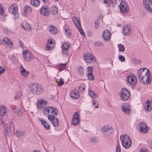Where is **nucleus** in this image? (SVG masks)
<instances>
[{
    "instance_id": "338daca9",
    "label": "nucleus",
    "mask_w": 152,
    "mask_h": 152,
    "mask_svg": "<svg viewBox=\"0 0 152 152\" xmlns=\"http://www.w3.org/2000/svg\"><path fill=\"white\" fill-rule=\"evenodd\" d=\"M88 35L90 36H91L93 35V33L91 31H88Z\"/></svg>"
},
{
    "instance_id": "052dcab7",
    "label": "nucleus",
    "mask_w": 152,
    "mask_h": 152,
    "mask_svg": "<svg viewBox=\"0 0 152 152\" xmlns=\"http://www.w3.org/2000/svg\"><path fill=\"white\" fill-rule=\"evenodd\" d=\"M38 105L39 106V105H43V100L40 99L39 101L37 102Z\"/></svg>"
},
{
    "instance_id": "69168bd1",
    "label": "nucleus",
    "mask_w": 152,
    "mask_h": 152,
    "mask_svg": "<svg viewBox=\"0 0 152 152\" xmlns=\"http://www.w3.org/2000/svg\"><path fill=\"white\" fill-rule=\"evenodd\" d=\"M141 152H149L148 151H147V149L146 148H143L141 149Z\"/></svg>"
},
{
    "instance_id": "9b49d317",
    "label": "nucleus",
    "mask_w": 152,
    "mask_h": 152,
    "mask_svg": "<svg viewBox=\"0 0 152 152\" xmlns=\"http://www.w3.org/2000/svg\"><path fill=\"white\" fill-rule=\"evenodd\" d=\"M102 131L104 133L109 132L107 134H105L106 136H109L113 133V129L112 127L108 125H105L102 128Z\"/></svg>"
},
{
    "instance_id": "a19ab883",
    "label": "nucleus",
    "mask_w": 152,
    "mask_h": 152,
    "mask_svg": "<svg viewBox=\"0 0 152 152\" xmlns=\"http://www.w3.org/2000/svg\"><path fill=\"white\" fill-rule=\"evenodd\" d=\"M66 63L64 64H60L59 65V67L58 68V69L60 71H61L64 69L66 68Z\"/></svg>"
},
{
    "instance_id": "4d7b16f0",
    "label": "nucleus",
    "mask_w": 152,
    "mask_h": 152,
    "mask_svg": "<svg viewBox=\"0 0 152 152\" xmlns=\"http://www.w3.org/2000/svg\"><path fill=\"white\" fill-rule=\"evenodd\" d=\"M53 40L52 39H51L50 40H48V43L47 44H50V45H52V47L54 46L55 45L54 43L53 42Z\"/></svg>"
},
{
    "instance_id": "6e6d98bb",
    "label": "nucleus",
    "mask_w": 152,
    "mask_h": 152,
    "mask_svg": "<svg viewBox=\"0 0 152 152\" xmlns=\"http://www.w3.org/2000/svg\"><path fill=\"white\" fill-rule=\"evenodd\" d=\"M104 45L102 42H98L95 43V45L97 46H103Z\"/></svg>"
},
{
    "instance_id": "0e129e2a",
    "label": "nucleus",
    "mask_w": 152,
    "mask_h": 152,
    "mask_svg": "<svg viewBox=\"0 0 152 152\" xmlns=\"http://www.w3.org/2000/svg\"><path fill=\"white\" fill-rule=\"evenodd\" d=\"M95 27L96 28H97V27L99 26V22L98 20L95 21Z\"/></svg>"
},
{
    "instance_id": "37998d69",
    "label": "nucleus",
    "mask_w": 152,
    "mask_h": 152,
    "mask_svg": "<svg viewBox=\"0 0 152 152\" xmlns=\"http://www.w3.org/2000/svg\"><path fill=\"white\" fill-rule=\"evenodd\" d=\"M11 126H10L9 124H5L4 126H3V128L4 130L6 131L7 132L8 131L9 129L10 128Z\"/></svg>"
},
{
    "instance_id": "a18cd8bd",
    "label": "nucleus",
    "mask_w": 152,
    "mask_h": 152,
    "mask_svg": "<svg viewBox=\"0 0 152 152\" xmlns=\"http://www.w3.org/2000/svg\"><path fill=\"white\" fill-rule=\"evenodd\" d=\"M54 46L52 47V45H50V44H47L46 46V50L47 51L50 50H52Z\"/></svg>"
},
{
    "instance_id": "ddd939ff",
    "label": "nucleus",
    "mask_w": 152,
    "mask_h": 152,
    "mask_svg": "<svg viewBox=\"0 0 152 152\" xmlns=\"http://www.w3.org/2000/svg\"><path fill=\"white\" fill-rule=\"evenodd\" d=\"M122 111L126 114H129L131 113L130 107L128 103H124L122 106Z\"/></svg>"
},
{
    "instance_id": "423d86ee",
    "label": "nucleus",
    "mask_w": 152,
    "mask_h": 152,
    "mask_svg": "<svg viewBox=\"0 0 152 152\" xmlns=\"http://www.w3.org/2000/svg\"><path fill=\"white\" fill-rule=\"evenodd\" d=\"M83 57L86 62L88 64L93 63L95 61V57L92 54L90 53L84 54Z\"/></svg>"
},
{
    "instance_id": "39448f33",
    "label": "nucleus",
    "mask_w": 152,
    "mask_h": 152,
    "mask_svg": "<svg viewBox=\"0 0 152 152\" xmlns=\"http://www.w3.org/2000/svg\"><path fill=\"white\" fill-rule=\"evenodd\" d=\"M121 99L123 101L128 100L130 96V94L128 90L124 88L121 89L119 94Z\"/></svg>"
},
{
    "instance_id": "13d9d810",
    "label": "nucleus",
    "mask_w": 152,
    "mask_h": 152,
    "mask_svg": "<svg viewBox=\"0 0 152 152\" xmlns=\"http://www.w3.org/2000/svg\"><path fill=\"white\" fill-rule=\"evenodd\" d=\"M121 151L120 146L119 144L117 145L116 148V152H120Z\"/></svg>"
},
{
    "instance_id": "72a5a7b5",
    "label": "nucleus",
    "mask_w": 152,
    "mask_h": 152,
    "mask_svg": "<svg viewBox=\"0 0 152 152\" xmlns=\"http://www.w3.org/2000/svg\"><path fill=\"white\" fill-rule=\"evenodd\" d=\"M88 94L92 98L98 97L97 95L95 94L94 91L91 90H89Z\"/></svg>"
},
{
    "instance_id": "a878e982",
    "label": "nucleus",
    "mask_w": 152,
    "mask_h": 152,
    "mask_svg": "<svg viewBox=\"0 0 152 152\" xmlns=\"http://www.w3.org/2000/svg\"><path fill=\"white\" fill-rule=\"evenodd\" d=\"M72 19L77 27L79 28L81 26L80 20H79L75 17H73L72 18Z\"/></svg>"
},
{
    "instance_id": "09e8293b",
    "label": "nucleus",
    "mask_w": 152,
    "mask_h": 152,
    "mask_svg": "<svg viewBox=\"0 0 152 152\" xmlns=\"http://www.w3.org/2000/svg\"><path fill=\"white\" fill-rule=\"evenodd\" d=\"M64 83V81L62 80V78H61L60 79V81L58 84L57 86H60L62 85Z\"/></svg>"
},
{
    "instance_id": "f8f14e48",
    "label": "nucleus",
    "mask_w": 152,
    "mask_h": 152,
    "mask_svg": "<svg viewBox=\"0 0 152 152\" xmlns=\"http://www.w3.org/2000/svg\"><path fill=\"white\" fill-rule=\"evenodd\" d=\"M126 80L132 86H134L137 83V77L133 75L127 77Z\"/></svg>"
},
{
    "instance_id": "8fccbe9b",
    "label": "nucleus",
    "mask_w": 152,
    "mask_h": 152,
    "mask_svg": "<svg viewBox=\"0 0 152 152\" xmlns=\"http://www.w3.org/2000/svg\"><path fill=\"white\" fill-rule=\"evenodd\" d=\"M147 144L149 148L152 149V140L148 141L147 142Z\"/></svg>"
},
{
    "instance_id": "bb28decb",
    "label": "nucleus",
    "mask_w": 152,
    "mask_h": 152,
    "mask_svg": "<svg viewBox=\"0 0 152 152\" xmlns=\"http://www.w3.org/2000/svg\"><path fill=\"white\" fill-rule=\"evenodd\" d=\"M11 108L15 113L17 115L20 116L23 115V112L21 110L18 108L17 107L14 108L12 107Z\"/></svg>"
},
{
    "instance_id": "e2e57ef3",
    "label": "nucleus",
    "mask_w": 152,
    "mask_h": 152,
    "mask_svg": "<svg viewBox=\"0 0 152 152\" xmlns=\"http://www.w3.org/2000/svg\"><path fill=\"white\" fill-rule=\"evenodd\" d=\"M150 107V105L149 104H148L147 105L146 107H145V110L146 111H151V109H149V108Z\"/></svg>"
},
{
    "instance_id": "1a4fd4ad",
    "label": "nucleus",
    "mask_w": 152,
    "mask_h": 152,
    "mask_svg": "<svg viewBox=\"0 0 152 152\" xmlns=\"http://www.w3.org/2000/svg\"><path fill=\"white\" fill-rule=\"evenodd\" d=\"M121 12L124 14L128 12L129 7L126 3L124 1H122L119 5Z\"/></svg>"
},
{
    "instance_id": "603ef678",
    "label": "nucleus",
    "mask_w": 152,
    "mask_h": 152,
    "mask_svg": "<svg viewBox=\"0 0 152 152\" xmlns=\"http://www.w3.org/2000/svg\"><path fill=\"white\" fill-rule=\"evenodd\" d=\"M5 71V69L3 66H0V75L3 74Z\"/></svg>"
},
{
    "instance_id": "412c9836",
    "label": "nucleus",
    "mask_w": 152,
    "mask_h": 152,
    "mask_svg": "<svg viewBox=\"0 0 152 152\" xmlns=\"http://www.w3.org/2000/svg\"><path fill=\"white\" fill-rule=\"evenodd\" d=\"M32 9L31 8L28 6L26 5L24 7V11L22 13L24 16H26V14L30 13L31 12Z\"/></svg>"
},
{
    "instance_id": "f3484780",
    "label": "nucleus",
    "mask_w": 152,
    "mask_h": 152,
    "mask_svg": "<svg viewBox=\"0 0 152 152\" xmlns=\"http://www.w3.org/2000/svg\"><path fill=\"white\" fill-rule=\"evenodd\" d=\"M111 36V33L108 30H106L103 32L102 37L104 40H108L110 38Z\"/></svg>"
},
{
    "instance_id": "9d476101",
    "label": "nucleus",
    "mask_w": 152,
    "mask_h": 152,
    "mask_svg": "<svg viewBox=\"0 0 152 152\" xmlns=\"http://www.w3.org/2000/svg\"><path fill=\"white\" fill-rule=\"evenodd\" d=\"M80 118L78 113L76 112L74 113L73 118L71 121V124L75 126H77L80 122Z\"/></svg>"
},
{
    "instance_id": "e433bc0d",
    "label": "nucleus",
    "mask_w": 152,
    "mask_h": 152,
    "mask_svg": "<svg viewBox=\"0 0 152 152\" xmlns=\"http://www.w3.org/2000/svg\"><path fill=\"white\" fill-rule=\"evenodd\" d=\"M89 140L92 142L97 143L98 142V139L95 137H91L89 139Z\"/></svg>"
},
{
    "instance_id": "ea45409f",
    "label": "nucleus",
    "mask_w": 152,
    "mask_h": 152,
    "mask_svg": "<svg viewBox=\"0 0 152 152\" xmlns=\"http://www.w3.org/2000/svg\"><path fill=\"white\" fill-rule=\"evenodd\" d=\"M11 59L14 64H17L18 63V60L16 56H12Z\"/></svg>"
},
{
    "instance_id": "bf43d9fd",
    "label": "nucleus",
    "mask_w": 152,
    "mask_h": 152,
    "mask_svg": "<svg viewBox=\"0 0 152 152\" xmlns=\"http://www.w3.org/2000/svg\"><path fill=\"white\" fill-rule=\"evenodd\" d=\"M4 11L1 7V5L0 4V15H2L4 14Z\"/></svg>"
},
{
    "instance_id": "aec40b11",
    "label": "nucleus",
    "mask_w": 152,
    "mask_h": 152,
    "mask_svg": "<svg viewBox=\"0 0 152 152\" xmlns=\"http://www.w3.org/2000/svg\"><path fill=\"white\" fill-rule=\"evenodd\" d=\"M92 69L93 67L92 66H88L86 69L87 72L88 73L87 76L88 77L91 76V77L90 78L91 80H94V76L92 74Z\"/></svg>"
},
{
    "instance_id": "b1692460",
    "label": "nucleus",
    "mask_w": 152,
    "mask_h": 152,
    "mask_svg": "<svg viewBox=\"0 0 152 152\" xmlns=\"http://www.w3.org/2000/svg\"><path fill=\"white\" fill-rule=\"evenodd\" d=\"M123 33L126 35H129L131 32V30L130 28L127 26H124L123 28Z\"/></svg>"
},
{
    "instance_id": "5fc2aeb1",
    "label": "nucleus",
    "mask_w": 152,
    "mask_h": 152,
    "mask_svg": "<svg viewBox=\"0 0 152 152\" xmlns=\"http://www.w3.org/2000/svg\"><path fill=\"white\" fill-rule=\"evenodd\" d=\"M119 59L120 61L122 62L124 61L125 60V58L124 56L122 55H119Z\"/></svg>"
},
{
    "instance_id": "0eeeda50",
    "label": "nucleus",
    "mask_w": 152,
    "mask_h": 152,
    "mask_svg": "<svg viewBox=\"0 0 152 152\" xmlns=\"http://www.w3.org/2000/svg\"><path fill=\"white\" fill-rule=\"evenodd\" d=\"M18 9L17 7L15 4L11 5L9 8V12L14 16L15 19L18 18L19 17Z\"/></svg>"
},
{
    "instance_id": "c03bdc74",
    "label": "nucleus",
    "mask_w": 152,
    "mask_h": 152,
    "mask_svg": "<svg viewBox=\"0 0 152 152\" xmlns=\"http://www.w3.org/2000/svg\"><path fill=\"white\" fill-rule=\"evenodd\" d=\"M71 31L69 28L66 29L65 30V35L68 36V37L70 35Z\"/></svg>"
},
{
    "instance_id": "f03ea898",
    "label": "nucleus",
    "mask_w": 152,
    "mask_h": 152,
    "mask_svg": "<svg viewBox=\"0 0 152 152\" xmlns=\"http://www.w3.org/2000/svg\"><path fill=\"white\" fill-rule=\"evenodd\" d=\"M43 113L48 118L57 116L58 110L56 108L53 107H47L45 108Z\"/></svg>"
},
{
    "instance_id": "864d4df0",
    "label": "nucleus",
    "mask_w": 152,
    "mask_h": 152,
    "mask_svg": "<svg viewBox=\"0 0 152 152\" xmlns=\"http://www.w3.org/2000/svg\"><path fill=\"white\" fill-rule=\"evenodd\" d=\"M79 30V31L80 33V34L82 35H84V33L82 29L81 28V26H80V27L79 28H77Z\"/></svg>"
},
{
    "instance_id": "3c124183",
    "label": "nucleus",
    "mask_w": 152,
    "mask_h": 152,
    "mask_svg": "<svg viewBox=\"0 0 152 152\" xmlns=\"http://www.w3.org/2000/svg\"><path fill=\"white\" fill-rule=\"evenodd\" d=\"M61 53L64 55V56H68L69 52L68 50H62Z\"/></svg>"
},
{
    "instance_id": "f257e3e1",
    "label": "nucleus",
    "mask_w": 152,
    "mask_h": 152,
    "mask_svg": "<svg viewBox=\"0 0 152 152\" xmlns=\"http://www.w3.org/2000/svg\"><path fill=\"white\" fill-rule=\"evenodd\" d=\"M28 90L30 93L35 95L40 94L43 92L42 86L36 83L30 84Z\"/></svg>"
},
{
    "instance_id": "a211bd4d",
    "label": "nucleus",
    "mask_w": 152,
    "mask_h": 152,
    "mask_svg": "<svg viewBox=\"0 0 152 152\" xmlns=\"http://www.w3.org/2000/svg\"><path fill=\"white\" fill-rule=\"evenodd\" d=\"M104 3L111 7H114L116 4V0H103Z\"/></svg>"
},
{
    "instance_id": "49530a36",
    "label": "nucleus",
    "mask_w": 152,
    "mask_h": 152,
    "mask_svg": "<svg viewBox=\"0 0 152 152\" xmlns=\"http://www.w3.org/2000/svg\"><path fill=\"white\" fill-rule=\"evenodd\" d=\"M21 74L23 76H26L28 74V72L25 69L23 68V69L21 70Z\"/></svg>"
},
{
    "instance_id": "2eb2a0df",
    "label": "nucleus",
    "mask_w": 152,
    "mask_h": 152,
    "mask_svg": "<svg viewBox=\"0 0 152 152\" xmlns=\"http://www.w3.org/2000/svg\"><path fill=\"white\" fill-rule=\"evenodd\" d=\"M41 14L45 16H48L49 15V11L48 7L47 6L42 7L40 10Z\"/></svg>"
},
{
    "instance_id": "79ce46f5",
    "label": "nucleus",
    "mask_w": 152,
    "mask_h": 152,
    "mask_svg": "<svg viewBox=\"0 0 152 152\" xmlns=\"http://www.w3.org/2000/svg\"><path fill=\"white\" fill-rule=\"evenodd\" d=\"M85 85L83 83L81 84L77 88H79L80 91H82L83 92L85 90Z\"/></svg>"
},
{
    "instance_id": "393cba45",
    "label": "nucleus",
    "mask_w": 152,
    "mask_h": 152,
    "mask_svg": "<svg viewBox=\"0 0 152 152\" xmlns=\"http://www.w3.org/2000/svg\"><path fill=\"white\" fill-rule=\"evenodd\" d=\"M39 121L41 122L42 124L43 125L47 130H48L50 129V125L49 123H48L45 120H43V119L41 118H39Z\"/></svg>"
},
{
    "instance_id": "20e7f679",
    "label": "nucleus",
    "mask_w": 152,
    "mask_h": 152,
    "mask_svg": "<svg viewBox=\"0 0 152 152\" xmlns=\"http://www.w3.org/2000/svg\"><path fill=\"white\" fill-rule=\"evenodd\" d=\"M149 71V70L146 68H141L138 70L137 72V76L141 83H145L143 79Z\"/></svg>"
},
{
    "instance_id": "774afa93",
    "label": "nucleus",
    "mask_w": 152,
    "mask_h": 152,
    "mask_svg": "<svg viewBox=\"0 0 152 152\" xmlns=\"http://www.w3.org/2000/svg\"><path fill=\"white\" fill-rule=\"evenodd\" d=\"M47 103H48V102L44 100H43V105L44 104V105H46L47 104Z\"/></svg>"
},
{
    "instance_id": "c9c22d12",
    "label": "nucleus",
    "mask_w": 152,
    "mask_h": 152,
    "mask_svg": "<svg viewBox=\"0 0 152 152\" xmlns=\"http://www.w3.org/2000/svg\"><path fill=\"white\" fill-rule=\"evenodd\" d=\"M146 75L147 78L146 79V83L147 84L150 83L151 81V78L150 77L151 73L149 71Z\"/></svg>"
},
{
    "instance_id": "7ed1b4c3",
    "label": "nucleus",
    "mask_w": 152,
    "mask_h": 152,
    "mask_svg": "<svg viewBox=\"0 0 152 152\" xmlns=\"http://www.w3.org/2000/svg\"><path fill=\"white\" fill-rule=\"evenodd\" d=\"M122 145L126 149H128L131 145V140L129 137L126 135H122L120 137Z\"/></svg>"
},
{
    "instance_id": "de8ad7c7",
    "label": "nucleus",
    "mask_w": 152,
    "mask_h": 152,
    "mask_svg": "<svg viewBox=\"0 0 152 152\" xmlns=\"http://www.w3.org/2000/svg\"><path fill=\"white\" fill-rule=\"evenodd\" d=\"M119 48V50L120 51H124L125 49V48L124 45H122L121 44L119 45L118 46Z\"/></svg>"
},
{
    "instance_id": "473e14b6",
    "label": "nucleus",
    "mask_w": 152,
    "mask_h": 152,
    "mask_svg": "<svg viewBox=\"0 0 152 152\" xmlns=\"http://www.w3.org/2000/svg\"><path fill=\"white\" fill-rule=\"evenodd\" d=\"M49 30L51 33L53 34H55L57 32V29L56 27L52 26L49 27Z\"/></svg>"
},
{
    "instance_id": "680f3d73",
    "label": "nucleus",
    "mask_w": 152,
    "mask_h": 152,
    "mask_svg": "<svg viewBox=\"0 0 152 152\" xmlns=\"http://www.w3.org/2000/svg\"><path fill=\"white\" fill-rule=\"evenodd\" d=\"M4 121L3 118L2 117V116H0V123L2 124H4Z\"/></svg>"
},
{
    "instance_id": "6e6552de",
    "label": "nucleus",
    "mask_w": 152,
    "mask_h": 152,
    "mask_svg": "<svg viewBox=\"0 0 152 152\" xmlns=\"http://www.w3.org/2000/svg\"><path fill=\"white\" fill-rule=\"evenodd\" d=\"M143 3L145 9L152 13V0H143Z\"/></svg>"
},
{
    "instance_id": "4be33fe9",
    "label": "nucleus",
    "mask_w": 152,
    "mask_h": 152,
    "mask_svg": "<svg viewBox=\"0 0 152 152\" xmlns=\"http://www.w3.org/2000/svg\"><path fill=\"white\" fill-rule=\"evenodd\" d=\"M71 97L75 99H77L79 97V94L78 91H73L70 94Z\"/></svg>"
},
{
    "instance_id": "4c0bfd02",
    "label": "nucleus",
    "mask_w": 152,
    "mask_h": 152,
    "mask_svg": "<svg viewBox=\"0 0 152 152\" xmlns=\"http://www.w3.org/2000/svg\"><path fill=\"white\" fill-rule=\"evenodd\" d=\"M77 70L78 73L81 75H84V70L83 67L80 66L77 68Z\"/></svg>"
},
{
    "instance_id": "2f4dec72",
    "label": "nucleus",
    "mask_w": 152,
    "mask_h": 152,
    "mask_svg": "<svg viewBox=\"0 0 152 152\" xmlns=\"http://www.w3.org/2000/svg\"><path fill=\"white\" fill-rule=\"evenodd\" d=\"M0 114L1 116L5 115L7 110L4 106L1 105L0 107Z\"/></svg>"
},
{
    "instance_id": "cd10ccee",
    "label": "nucleus",
    "mask_w": 152,
    "mask_h": 152,
    "mask_svg": "<svg viewBox=\"0 0 152 152\" xmlns=\"http://www.w3.org/2000/svg\"><path fill=\"white\" fill-rule=\"evenodd\" d=\"M30 2L32 6L36 7H38L40 4L39 0H31Z\"/></svg>"
},
{
    "instance_id": "f704fd0d",
    "label": "nucleus",
    "mask_w": 152,
    "mask_h": 152,
    "mask_svg": "<svg viewBox=\"0 0 152 152\" xmlns=\"http://www.w3.org/2000/svg\"><path fill=\"white\" fill-rule=\"evenodd\" d=\"M58 12L57 8L55 6L52 7L50 10V12L53 15L56 14Z\"/></svg>"
},
{
    "instance_id": "c756f323",
    "label": "nucleus",
    "mask_w": 152,
    "mask_h": 152,
    "mask_svg": "<svg viewBox=\"0 0 152 152\" xmlns=\"http://www.w3.org/2000/svg\"><path fill=\"white\" fill-rule=\"evenodd\" d=\"M70 46V44L69 43H64L62 45V50H68Z\"/></svg>"
},
{
    "instance_id": "c85d7f7f",
    "label": "nucleus",
    "mask_w": 152,
    "mask_h": 152,
    "mask_svg": "<svg viewBox=\"0 0 152 152\" xmlns=\"http://www.w3.org/2000/svg\"><path fill=\"white\" fill-rule=\"evenodd\" d=\"M22 26L23 29L27 31H29L31 30V26L28 23H25H25H23Z\"/></svg>"
},
{
    "instance_id": "4468645a",
    "label": "nucleus",
    "mask_w": 152,
    "mask_h": 152,
    "mask_svg": "<svg viewBox=\"0 0 152 152\" xmlns=\"http://www.w3.org/2000/svg\"><path fill=\"white\" fill-rule=\"evenodd\" d=\"M139 127L140 128V132L144 133H146L148 131L147 126L146 123L140 122L139 124Z\"/></svg>"
},
{
    "instance_id": "6ab92c4d",
    "label": "nucleus",
    "mask_w": 152,
    "mask_h": 152,
    "mask_svg": "<svg viewBox=\"0 0 152 152\" xmlns=\"http://www.w3.org/2000/svg\"><path fill=\"white\" fill-rule=\"evenodd\" d=\"M10 39L7 37H5L0 40V44H4V43L9 45L10 47L13 46V43L11 42Z\"/></svg>"
},
{
    "instance_id": "58836bf2",
    "label": "nucleus",
    "mask_w": 152,
    "mask_h": 152,
    "mask_svg": "<svg viewBox=\"0 0 152 152\" xmlns=\"http://www.w3.org/2000/svg\"><path fill=\"white\" fill-rule=\"evenodd\" d=\"M14 98L15 100H18L21 96V93L20 91L16 92Z\"/></svg>"
},
{
    "instance_id": "dca6fc26",
    "label": "nucleus",
    "mask_w": 152,
    "mask_h": 152,
    "mask_svg": "<svg viewBox=\"0 0 152 152\" xmlns=\"http://www.w3.org/2000/svg\"><path fill=\"white\" fill-rule=\"evenodd\" d=\"M48 119L52 123L54 127H57L58 125V119L56 116H52L48 118Z\"/></svg>"
},
{
    "instance_id": "7c9ffc66",
    "label": "nucleus",
    "mask_w": 152,
    "mask_h": 152,
    "mask_svg": "<svg viewBox=\"0 0 152 152\" xmlns=\"http://www.w3.org/2000/svg\"><path fill=\"white\" fill-rule=\"evenodd\" d=\"M15 134V135L18 137L25 136L26 134L25 132H24L19 130L16 131Z\"/></svg>"
},
{
    "instance_id": "5701e85b",
    "label": "nucleus",
    "mask_w": 152,
    "mask_h": 152,
    "mask_svg": "<svg viewBox=\"0 0 152 152\" xmlns=\"http://www.w3.org/2000/svg\"><path fill=\"white\" fill-rule=\"evenodd\" d=\"M23 56L24 60L29 61L31 58V55L30 53L25 50L23 53Z\"/></svg>"
}]
</instances>
